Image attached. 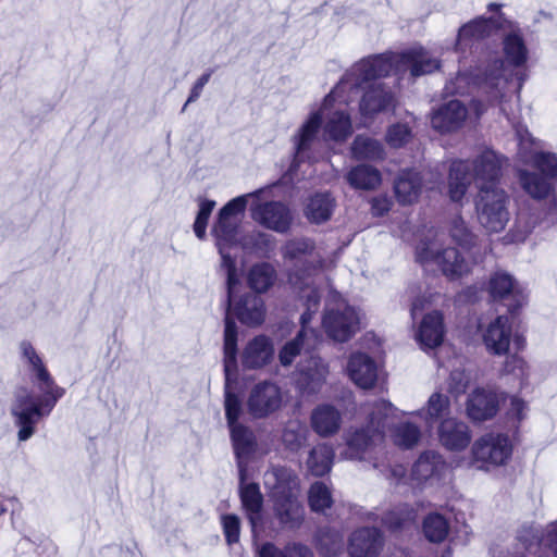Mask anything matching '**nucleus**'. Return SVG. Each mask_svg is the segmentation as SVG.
<instances>
[{
	"instance_id": "nucleus-22",
	"label": "nucleus",
	"mask_w": 557,
	"mask_h": 557,
	"mask_svg": "<svg viewBox=\"0 0 557 557\" xmlns=\"http://www.w3.org/2000/svg\"><path fill=\"white\" fill-rule=\"evenodd\" d=\"M252 219L262 226L285 233L292 223V215L288 208L281 202H268L252 208Z\"/></svg>"
},
{
	"instance_id": "nucleus-5",
	"label": "nucleus",
	"mask_w": 557,
	"mask_h": 557,
	"mask_svg": "<svg viewBox=\"0 0 557 557\" xmlns=\"http://www.w3.org/2000/svg\"><path fill=\"white\" fill-rule=\"evenodd\" d=\"M517 178L523 191L534 200L548 199L546 219L557 222V199L555 181L557 178V154L543 151L528 129L518 128Z\"/></svg>"
},
{
	"instance_id": "nucleus-26",
	"label": "nucleus",
	"mask_w": 557,
	"mask_h": 557,
	"mask_svg": "<svg viewBox=\"0 0 557 557\" xmlns=\"http://www.w3.org/2000/svg\"><path fill=\"white\" fill-rule=\"evenodd\" d=\"M498 396L485 388H475L467 400V414L473 421L493 418L498 410Z\"/></svg>"
},
{
	"instance_id": "nucleus-7",
	"label": "nucleus",
	"mask_w": 557,
	"mask_h": 557,
	"mask_svg": "<svg viewBox=\"0 0 557 557\" xmlns=\"http://www.w3.org/2000/svg\"><path fill=\"white\" fill-rule=\"evenodd\" d=\"M363 411L368 414L367 428L350 430L345 433L346 449L341 453L344 459H363L384 437L392 419L401 413L389 401L381 399L367 403ZM403 414H405L403 412Z\"/></svg>"
},
{
	"instance_id": "nucleus-59",
	"label": "nucleus",
	"mask_w": 557,
	"mask_h": 557,
	"mask_svg": "<svg viewBox=\"0 0 557 557\" xmlns=\"http://www.w3.org/2000/svg\"><path fill=\"white\" fill-rule=\"evenodd\" d=\"M423 307H424V302H423V300H421V299H419V298H418V299H416V300L412 302V306H411V315H412V318H414V317H416V314H417V312H418V311H420V310H422V309H423Z\"/></svg>"
},
{
	"instance_id": "nucleus-62",
	"label": "nucleus",
	"mask_w": 557,
	"mask_h": 557,
	"mask_svg": "<svg viewBox=\"0 0 557 557\" xmlns=\"http://www.w3.org/2000/svg\"><path fill=\"white\" fill-rule=\"evenodd\" d=\"M511 362H512V363H516V364H518V366H522V364H523V361H522L520 358L516 357V356H512L511 358H509V359L507 360V362H506V367H508Z\"/></svg>"
},
{
	"instance_id": "nucleus-45",
	"label": "nucleus",
	"mask_w": 557,
	"mask_h": 557,
	"mask_svg": "<svg viewBox=\"0 0 557 557\" xmlns=\"http://www.w3.org/2000/svg\"><path fill=\"white\" fill-rule=\"evenodd\" d=\"M307 425L298 419L289 420L282 434L284 445L292 451L298 450L307 441Z\"/></svg>"
},
{
	"instance_id": "nucleus-15",
	"label": "nucleus",
	"mask_w": 557,
	"mask_h": 557,
	"mask_svg": "<svg viewBox=\"0 0 557 557\" xmlns=\"http://www.w3.org/2000/svg\"><path fill=\"white\" fill-rule=\"evenodd\" d=\"M288 392L276 382L264 380L250 388L246 406L252 418L264 419L278 412L288 403Z\"/></svg>"
},
{
	"instance_id": "nucleus-24",
	"label": "nucleus",
	"mask_w": 557,
	"mask_h": 557,
	"mask_svg": "<svg viewBox=\"0 0 557 557\" xmlns=\"http://www.w3.org/2000/svg\"><path fill=\"white\" fill-rule=\"evenodd\" d=\"M467 115V108L460 101L451 100L433 111L431 125L442 134L451 133L463 125Z\"/></svg>"
},
{
	"instance_id": "nucleus-19",
	"label": "nucleus",
	"mask_w": 557,
	"mask_h": 557,
	"mask_svg": "<svg viewBox=\"0 0 557 557\" xmlns=\"http://www.w3.org/2000/svg\"><path fill=\"white\" fill-rule=\"evenodd\" d=\"M329 364L320 357L311 356L298 367L297 385L302 394H318L326 382Z\"/></svg>"
},
{
	"instance_id": "nucleus-21",
	"label": "nucleus",
	"mask_w": 557,
	"mask_h": 557,
	"mask_svg": "<svg viewBox=\"0 0 557 557\" xmlns=\"http://www.w3.org/2000/svg\"><path fill=\"white\" fill-rule=\"evenodd\" d=\"M511 337V321L507 315L497 317L482 333L486 350L495 356H504L508 352Z\"/></svg>"
},
{
	"instance_id": "nucleus-36",
	"label": "nucleus",
	"mask_w": 557,
	"mask_h": 557,
	"mask_svg": "<svg viewBox=\"0 0 557 557\" xmlns=\"http://www.w3.org/2000/svg\"><path fill=\"white\" fill-rule=\"evenodd\" d=\"M495 23L492 20L483 17L475 18L460 27L457 39L456 50H462L473 41L480 40L488 36L494 28Z\"/></svg>"
},
{
	"instance_id": "nucleus-16",
	"label": "nucleus",
	"mask_w": 557,
	"mask_h": 557,
	"mask_svg": "<svg viewBox=\"0 0 557 557\" xmlns=\"http://www.w3.org/2000/svg\"><path fill=\"white\" fill-rule=\"evenodd\" d=\"M237 356V326L231 321H226L225 343H224V372H225V417L228 428L239 424L238 419L242 414V401L239 397L230 389L231 376L236 372Z\"/></svg>"
},
{
	"instance_id": "nucleus-29",
	"label": "nucleus",
	"mask_w": 557,
	"mask_h": 557,
	"mask_svg": "<svg viewBox=\"0 0 557 557\" xmlns=\"http://www.w3.org/2000/svg\"><path fill=\"white\" fill-rule=\"evenodd\" d=\"M273 355L272 341L264 335H258L245 346L242 362L247 369H261L271 362Z\"/></svg>"
},
{
	"instance_id": "nucleus-34",
	"label": "nucleus",
	"mask_w": 557,
	"mask_h": 557,
	"mask_svg": "<svg viewBox=\"0 0 557 557\" xmlns=\"http://www.w3.org/2000/svg\"><path fill=\"white\" fill-rule=\"evenodd\" d=\"M261 191L262 190L260 189V190H257L253 193L246 194L245 196H248L247 201L249 200V198L258 197ZM246 205H248V202ZM245 207H247V206H245ZM244 209H246V208H244ZM244 211L245 210H243L238 214L237 224H239L240 215L244 213ZM237 245H240L245 250L250 251V252L264 253L269 248H271L272 240H271L270 235H267L261 232H253L252 234L245 236L239 240L238 239V225H236L235 242L232 245L226 247V252L231 256L228 250Z\"/></svg>"
},
{
	"instance_id": "nucleus-33",
	"label": "nucleus",
	"mask_w": 557,
	"mask_h": 557,
	"mask_svg": "<svg viewBox=\"0 0 557 557\" xmlns=\"http://www.w3.org/2000/svg\"><path fill=\"white\" fill-rule=\"evenodd\" d=\"M345 178L350 187L360 190H375L382 184L380 170L369 164L352 166L346 173Z\"/></svg>"
},
{
	"instance_id": "nucleus-8",
	"label": "nucleus",
	"mask_w": 557,
	"mask_h": 557,
	"mask_svg": "<svg viewBox=\"0 0 557 557\" xmlns=\"http://www.w3.org/2000/svg\"><path fill=\"white\" fill-rule=\"evenodd\" d=\"M285 262L293 267L288 270V283L296 289L304 302L314 286V276L326 268L322 255L315 250L314 243L309 238H294L287 240L281 248Z\"/></svg>"
},
{
	"instance_id": "nucleus-2",
	"label": "nucleus",
	"mask_w": 557,
	"mask_h": 557,
	"mask_svg": "<svg viewBox=\"0 0 557 557\" xmlns=\"http://www.w3.org/2000/svg\"><path fill=\"white\" fill-rule=\"evenodd\" d=\"M20 351L30 372L33 391L17 389L10 406V413L17 428L18 442H26L36 433L39 420L51 413L65 394V389L55 383L42 358L29 342H22Z\"/></svg>"
},
{
	"instance_id": "nucleus-20",
	"label": "nucleus",
	"mask_w": 557,
	"mask_h": 557,
	"mask_svg": "<svg viewBox=\"0 0 557 557\" xmlns=\"http://www.w3.org/2000/svg\"><path fill=\"white\" fill-rule=\"evenodd\" d=\"M383 545V535L379 529L362 527L350 534L347 550L350 557H377Z\"/></svg>"
},
{
	"instance_id": "nucleus-49",
	"label": "nucleus",
	"mask_w": 557,
	"mask_h": 557,
	"mask_svg": "<svg viewBox=\"0 0 557 557\" xmlns=\"http://www.w3.org/2000/svg\"><path fill=\"white\" fill-rule=\"evenodd\" d=\"M420 436L419 426L410 422L399 423L392 431L394 443L404 448H410L418 444Z\"/></svg>"
},
{
	"instance_id": "nucleus-38",
	"label": "nucleus",
	"mask_w": 557,
	"mask_h": 557,
	"mask_svg": "<svg viewBox=\"0 0 557 557\" xmlns=\"http://www.w3.org/2000/svg\"><path fill=\"white\" fill-rule=\"evenodd\" d=\"M276 280V269L269 262H258L251 265L247 274L249 287L260 294L268 292Z\"/></svg>"
},
{
	"instance_id": "nucleus-43",
	"label": "nucleus",
	"mask_w": 557,
	"mask_h": 557,
	"mask_svg": "<svg viewBox=\"0 0 557 557\" xmlns=\"http://www.w3.org/2000/svg\"><path fill=\"white\" fill-rule=\"evenodd\" d=\"M351 156L356 160H383L385 151L383 145L374 138L358 135L351 144Z\"/></svg>"
},
{
	"instance_id": "nucleus-23",
	"label": "nucleus",
	"mask_w": 557,
	"mask_h": 557,
	"mask_svg": "<svg viewBox=\"0 0 557 557\" xmlns=\"http://www.w3.org/2000/svg\"><path fill=\"white\" fill-rule=\"evenodd\" d=\"M440 443L447 449L460 451L471 442V432L467 423L457 418L443 419L437 426Z\"/></svg>"
},
{
	"instance_id": "nucleus-47",
	"label": "nucleus",
	"mask_w": 557,
	"mask_h": 557,
	"mask_svg": "<svg viewBox=\"0 0 557 557\" xmlns=\"http://www.w3.org/2000/svg\"><path fill=\"white\" fill-rule=\"evenodd\" d=\"M451 239L463 249H471L476 244V236L469 230L465 220L457 215L451 219L449 225Z\"/></svg>"
},
{
	"instance_id": "nucleus-64",
	"label": "nucleus",
	"mask_w": 557,
	"mask_h": 557,
	"mask_svg": "<svg viewBox=\"0 0 557 557\" xmlns=\"http://www.w3.org/2000/svg\"><path fill=\"white\" fill-rule=\"evenodd\" d=\"M373 467L374 468H380V466L376 462L373 463Z\"/></svg>"
},
{
	"instance_id": "nucleus-30",
	"label": "nucleus",
	"mask_w": 557,
	"mask_h": 557,
	"mask_svg": "<svg viewBox=\"0 0 557 557\" xmlns=\"http://www.w3.org/2000/svg\"><path fill=\"white\" fill-rule=\"evenodd\" d=\"M444 334L443 315L441 312L434 311L422 319L416 339L423 350L433 349L443 343Z\"/></svg>"
},
{
	"instance_id": "nucleus-61",
	"label": "nucleus",
	"mask_w": 557,
	"mask_h": 557,
	"mask_svg": "<svg viewBox=\"0 0 557 557\" xmlns=\"http://www.w3.org/2000/svg\"><path fill=\"white\" fill-rule=\"evenodd\" d=\"M513 345L516 346V348H517L518 350L522 349V348H523V346H524V339H523V337H522V336H520V335H516V336L513 337Z\"/></svg>"
},
{
	"instance_id": "nucleus-10",
	"label": "nucleus",
	"mask_w": 557,
	"mask_h": 557,
	"mask_svg": "<svg viewBox=\"0 0 557 557\" xmlns=\"http://www.w3.org/2000/svg\"><path fill=\"white\" fill-rule=\"evenodd\" d=\"M416 260L423 268L436 267L448 280H459L471 272L472 264L454 247H444L440 236H428L416 248Z\"/></svg>"
},
{
	"instance_id": "nucleus-4",
	"label": "nucleus",
	"mask_w": 557,
	"mask_h": 557,
	"mask_svg": "<svg viewBox=\"0 0 557 557\" xmlns=\"http://www.w3.org/2000/svg\"><path fill=\"white\" fill-rule=\"evenodd\" d=\"M505 60L491 59L484 71L474 77L467 73H459L455 81L447 86V90L454 94H465L467 86L472 82L488 104H502L511 92L512 77L518 84L516 90L522 87L523 78L520 76V67L528 60V49L522 37L512 32L504 38Z\"/></svg>"
},
{
	"instance_id": "nucleus-63",
	"label": "nucleus",
	"mask_w": 557,
	"mask_h": 557,
	"mask_svg": "<svg viewBox=\"0 0 557 557\" xmlns=\"http://www.w3.org/2000/svg\"><path fill=\"white\" fill-rule=\"evenodd\" d=\"M4 512H5V508L2 505H0V516L3 515Z\"/></svg>"
},
{
	"instance_id": "nucleus-41",
	"label": "nucleus",
	"mask_w": 557,
	"mask_h": 557,
	"mask_svg": "<svg viewBox=\"0 0 557 557\" xmlns=\"http://www.w3.org/2000/svg\"><path fill=\"white\" fill-rule=\"evenodd\" d=\"M240 485V499L244 509L247 512L248 519L252 525L256 528L257 524L261 520V509L263 504V497L260 493L259 486L255 483L244 484L242 480Z\"/></svg>"
},
{
	"instance_id": "nucleus-28",
	"label": "nucleus",
	"mask_w": 557,
	"mask_h": 557,
	"mask_svg": "<svg viewBox=\"0 0 557 557\" xmlns=\"http://www.w3.org/2000/svg\"><path fill=\"white\" fill-rule=\"evenodd\" d=\"M342 422L341 411L330 404L317 406L310 416L311 428L321 437H331L337 434Z\"/></svg>"
},
{
	"instance_id": "nucleus-14",
	"label": "nucleus",
	"mask_w": 557,
	"mask_h": 557,
	"mask_svg": "<svg viewBox=\"0 0 557 557\" xmlns=\"http://www.w3.org/2000/svg\"><path fill=\"white\" fill-rule=\"evenodd\" d=\"M320 298V293L315 289H311L310 294L307 295V302H304L306 310L300 317L301 330L278 352V360L283 367L290 366L295 358L299 356L301 349H311L318 344L319 335L315 330L309 327V324L319 309Z\"/></svg>"
},
{
	"instance_id": "nucleus-56",
	"label": "nucleus",
	"mask_w": 557,
	"mask_h": 557,
	"mask_svg": "<svg viewBox=\"0 0 557 557\" xmlns=\"http://www.w3.org/2000/svg\"><path fill=\"white\" fill-rule=\"evenodd\" d=\"M391 200L386 196H377L371 201V211L375 216L385 214L391 208Z\"/></svg>"
},
{
	"instance_id": "nucleus-35",
	"label": "nucleus",
	"mask_w": 557,
	"mask_h": 557,
	"mask_svg": "<svg viewBox=\"0 0 557 557\" xmlns=\"http://www.w3.org/2000/svg\"><path fill=\"white\" fill-rule=\"evenodd\" d=\"M445 467L446 465L440 454L426 451L412 466L411 478L417 482H423L436 475L441 476Z\"/></svg>"
},
{
	"instance_id": "nucleus-54",
	"label": "nucleus",
	"mask_w": 557,
	"mask_h": 557,
	"mask_svg": "<svg viewBox=\"0 0 557 557\" xmlns=\"http://www.w3.org/2000/svg\"><path fill=\"white\" fill-rule=\"evenodd\" d=\"M222 525L226 542L228 544L237 543L240 533V522L238 517L235 515L222 516Z\"/></svg>"
},
{
	"instance_id": "nucleus-6",
	"label": "nucleus",
	"mask_w": 557,
	"mask_h": 557,
	"mask_svg": "<svg viewBox=\"0 0 557 557\" xmlns=\"http://www.w3.org/2000/svg\"><path fill=\"white\" fill-rule=\"evenodd\" d=\"M506 162V158L492 149H484L471 163L463 160L454 161L448 175L450 200L461 202L472 181H475L479 190L483 186H496L495 182L499 178L503 164Z\"/></svg>"
},
{
	"instance_id": "nucleus-11",
	"label": "nucleus",
	"mask_w": 557,
	"mask_h": 557,
	"mask_svg": "<svg viewBox=\"0 0 557 557\" xmlns=\"http://www.w3.org/2000/svg\"><path fill=\"white\" fill-rule=\"evenodd\" d=\"M362 313L344 298L333 295L326 304L322 326L326 335L335 342L349 341L360 329Z\"/></svg>"
},
{
	"instance_id": "nucleus-44",
	"label": "nucleus",
	"mask_w": 557,
	"mask_h": 557,
	"mask_svg": "<svg viewBox=\"0 0 557 557\" xmlns=\"http://www.w3.org/2000/svg\"><path fill=\"white\" fill-rule=\"evenodd\" d=\"M257 555L258 557H313L308 546L297 542L288 543L282 548L267 542L260 545Z\"/></svg>"
},
{
	"instance_id": "nucleus-13",
	"label": "nucleus",
	"mask_w": 557,
	"mask_h": 557,
	"mask_svg": "<svg viewBox=\"0 0 557 557\" xmlns=\"http://www.w3.org/2000/svg\"><path fill=\"white\" fill-rule=\"evenodd\" d=\"M512 442L507 434L491 432L479 437L471 447L473 465L484 471L507 463L512 455Z\"/></svg>"
},
{
	"instance_id": "nucleus-40",
	"label": "nucleus",
	"mask_w": 557,
	"mask_h": 557,
	"mask_svg": "<svg viewBox=\"0 0 557 557\" xmlns=\"http://www.w3.org/2000/svg\"><path fill=\"white\" fill-rule=\"evenodd\" d=\"M449 412V398L444 394L433 393L429 397L425 407L417 411V414L422 418L429 426H432L435 422L450 418Z\"/></svg>"
},
{
	"instance_id": "nucleus-9",
	"label": "nucleus",
	"mask_w": 557,
	"mask_h": 557,
	"mask_svg": "<svg viewBox=\"0 0 557 557\" xmlns=\"http://www.w3.org/2000/svg\"><path fill=\"white\" fill-rule=\"evenodd\" d=\"M264 486L274 503L275 517L288 529L298 528L304 521V507L298 500L299 480L286 468H272L263 475Z\"/></svg>"
},
{
	"instance_id": "nucleus-46",
	"label": "nucleus",
	"mask_w": 557,
	"mask_h": 557,
	"mask_svg": "<svg viewBox=\"0 0 557 557\" xmlns=\"http://www.w3.org/2000/svg\"><path fill=\"white\" fill-rule=\"evenodd\" d=\"M449 531L447 520L438 513H431L423 521V533L433 543L443 542Z\"/></svg>"
},
{
	"instance_id": "nucleus-51",
	"label": "nucleus",
	"mask_w": 557,
	"mask_h": 557,
	"mask_svg": "<svg viewBox=\"0 0 557 557\" xmlns=\"http://www.w3.org/2000/svg\"><path fill=\"white\" fill-rule=\"evenodd\" d=\"M412 136L409 123H395L391 125L385 135L386 143L393 148H399L406 145Z\"/></svg>"
},
{
	"instance_id": "nucleus-48",
	"label": "nucleus",
	"mask_w": 557,
	"mask_h": 557,
	"mask_svg": "<svg viewBox=\"0 0 557 557\" xmlns=\"http://www.w3.org/2000/svg\"><path fill=\"white\" fill-rule=\"evenodd\" d=\"M308 502L312 511L323 512L333 504L330 488L323 482H315L310 486Z\"/></svg>"
},
{
	"instance_id": "nucleus-27",
	"label": "nucleus",
	"mask_w": 557,
	"mask_h": 557,
	"mask_svg": "<svg viewBox=\"0 0 557 557\" xmlns=\"http://www.w3.org/2000/svg\"><path fill=\"white\" fill-rule=\"evenodd\" d=\"M519 542L530 554L543 543L557 557V519L548 523L542 531L535 527L523 528L518 536Z\"/></svg>"
},
{
	"instance_id": "nucleus-53",
	"label": "nucleus",
	"mask_w": 557,
	"mask_h": 557,
	"mask_svg": "<svg viewBox=\"0 0 557 557\" xmlns=\"http://www.w3.org/2000/svg\"><path fill=\"white\" fill-rule=\"evenodd\" d=\"M470 381L471 376L469 373H467L463 369H456L450 373L448 388L450 393L455 395L463 394L468 388Z\"/></svg>"
},
{
	"instance_id": "nucleus-58",
	"label": "nucleus",
	"mask_w": 557,
	"mask_h": 557,
	"mask_svg": "<svg viewBox=\"0 0 557 557\" xmlns=\"http://www.w3.org/2000/svg\"><path fill=\"white\" fill-rule=\"evenodd\" d=\"M381 472L384 473V475L388 480H391L395 483H398L405 478L406 469L401 465H395L393 467L388 466V467L382 468Z\"/></svg>"
},
{
	"instance_id": "nucleus-17",
	"label": "nucleus",
	"mask_w": 557,
	"mask_h": 557,
	"mask_svg": "<svg viewBox=\"0 0 557 557\" xmlns=\"http://www.w3.org/2000/svg\"><path fill=\"white\" fill-rule=\"evenodd\" d=\"M488 292L494 299L506 300V306L515 313L527 302V294L517 281L507 272H495L488 282Z\"/></svg>"
},
{
	"instance_id": "nucleus-12",
	"label": "nucleus",
	"mask_w": 557,
	"mask_h": 557,
	"mask_svg": "<svg viewBox=\"0 0 557 557\" xmlns=\"http://www.w3.org/2000/svg\"><path fill=\"white\" fill-rule=\"evenodd\" d=\"M509 196L497 187H481L475 198V212L479 223L487 231L498 233L509 221Z\"/></svg>"
},
{
	"instance_id": "nucleus-31",
	"label": "nucleus",
	"mask_w": 557,
	"mask_h": 557,
	"mask_svg": "<svg viewBox=\"0 0 557 557\" xmlns=\"http://www.w3.org/2000/svg\"><path fill=\"white\" fill-rule=\"evenodd\" d=\"M228 429L233 448L237 458L239 474L243 479L245 475L244 462L256 448V437L253 432L242 423Z\"/></svg>"
},
{
	"instance_id": "nucleus-3",
	"label": "nucleus",
	"mask_w": 557,
	"mask_h": 557,
	"mask_svg": "<svg viewBox=\"0 0 557 557\" xmlns=\"http://www.w3.org/2000/svg\"><path fill=\"white\" fill-rule=\"evenodd\" d=\"M248 196H238L228 201L219 212L213 225L212 234L221 255V268L226 275L227 285V314L225 322H232L230 314L235 315L243 324L248 326L260 325L265 318L264 301L255 294H245L238 299L234 296V287L238 284L235 258L226 252V247L235 242L238 214L244 210ZM235 324V322L233 321ZM226 327L224 329V331Z\"/></svg>"
},
{
	"instance_id": "nucleus-50",
	"label": "nucleus",
	"mask_w": 557,
	"mask_h": 557,
	"mask_svg": "<svg viewBox=\"0 0 557 557\" xmlns=\"http://www.w3.org/2000/svg\"><path fill=\"white\" fill-rule=\"evenodd\" d=\"M318 541L321 554L326 557L335 556L343 548V537L336 531H321Z\"/></svg>"
},
{
	"instance_id": "nucleus-55",
	"label": "nucleus",
	"mask_w": 557,
	"mask_h": 557,
	"mask_svg": "<svg viewBox=\"0 0 557 557\" xmlns=\"http://www.w3.org/2000/svg\"><path fill=\"white\" fill-rule=\"evenodd\" d=\"M528 412V405L524 400L517 396L509 398V407L507 408V417L513 422L522 421Z\"/></svg>"
},
{
	"instance_id": "nucleus-60",
	"label": "nucleus",
	"mask_w": 557,
	"mask_h": 557,
	"mask_svg": "<svg viewBox=\"0 0 557 557\" xmlns=\"http://www.w3.org/2000/svg\"><path fill=\"white\" fill-rule=\"evenodd\" d=\"M472 108L476 116H480L485 111V107L481 104V100H473Z\"/></svg>"
},
{
	"instance_id": "nucleus-18",
	"label": "nucleus",
	"mask_w": 557,
	"mask_h": 557,
	"mask_svg": "<svg viewBox=\"0 0 557 557\" xmlns=\"http://www.w3.org/2000/svg\"><path fill=\"white\" fill-rule=\"evenodd\" d=\"M396 106L395 92L383 83H373L364 91L359 110L363 119H373L380 113L394 111Z\"/></svg>"
},
{
	"instance_id": "nucleus-57",
	"label": "nucleus",
	"mask_w": 557,
	"mask_h": 557,
	"mask_svg": "<svg viewBox=\"0 0 557 557\" xmlns=\"http://www.w3.org/2000/svg\"><path fill=\"white\" fill-rule=\"evenodd\" d=\"M210 77H211V72H207V73L202 74L197 79V82L194 84V86L190 90L189 97L187 99V103L194 102L200 97L202 89L206 86V84L209 82Z\"/></svg>"
},
{
	"instance_id": "nucleus-32",
	"label": "nucleus",
	"mask_w": 557,
	"mask_h": 557,
	"mask_svg": "<svg viewBox=\"0 0 557 557\" xmlns=\"http://www.w3.org/2000/svg\"><path fill=\"white\" fill-rule=\"evenodd\" d=\"M394 190L401 205H410L418 200L422 190V178L418 172L403 171L395 181Z\"/></svg>"
},
{
	"instance_id": "nucleus-52",
	"label": "nucleus",
	"mask_w": 557,
	"mask_h": 557,
	"mask_svg": "<svg viewBox=\"0 0 557 557\" xmlns=\"http://www.w3.org/2000/svg\"><path fill=\"white\" fill-rule=\"evenodd\" d=\"M215 207L213 200H201L199 203V211L194 223V232L199 239H203L206 236V228L208 220Z\"/></svg>"
},
{
	"instance_id": "nucleus-25",
	"label": "nucleus",
	"mask_w": 557,
	"mask_h": 557,
	"mask_svg": "<svg viewBox=\"0 0 557 557\" xmlns=\"http://www.w3.org/2000/svg\"><path fill=\"white\" fill-rule=\"evenodd\" d=\"M347 373L360 388H372L379 379V367L367 354L355 352L349 357Z\"/></svg>"
},
{
	"instance_id": "nucleus-37",
	"label": "nucleus",
	"mask_w": 557,
	"mask_h": 557,
	"mask_svg": "<svg viewBox=\"0 0 557 557\" xmlns=\"http://www.w3.org/2000/svg\"><path fill=\"white\" fill-rule=\"evenodd\" d=\"M335 206V199L331 194L317 193L309 198L305 214L310 222L320 224L330 220Z\"/></svg>"
},
{
	"instance_id": "nucleus-42",
	"label": "nucleus",
	"mask_w": 557,
	"mask_h": 557,
	"mask_svg": "<svg viewBox=\"0 0 557 557\" xmlns=\"http://www.w3.org/2000/svg\"><path fill=\"white\" fill-rule=\"evenodd\" d=\"M417 519L416 510L409 505H399L387 512L382 518V524L393 533L407 530L414 524Z\"/></svg>"
},
{
	"instance_id": "nucleus-1",
	"label": "nucleus",
	"mask_w": 557,
	"mask_h": 557,
	"mask_svg": "<svg viewBox=\"0 0 557 557\" xmlns=\"http://www.w3.org/2000/svg\"><path fill=\"white\" fill-rule=\"evenodd\" d=\"M438 66V60L422 47H412L400 53L387 52L371 55L356 62L324 98L321 108L311 112L293 136L295 159L289 173L293 174L296 171L321 127L325 140L342 143L351 135L352 124L346 110L349 97L345 95L346 91L357 89L362 84L387 76L392 72L400 73L409 70L412 76H420L434 72Z\"/></svg>"
},
{
	"instance_id": "nucleus-39",
	"label": "nucleus",
	"mask_w": 557,
	"mask_h": 557,
	"mask_svg": "<svg viewBox=\"0 0 557 557\" xmlns=\"http://www.w3.org/2000/svg\"><path fill=\"white\" fill-rule=\"evenodd\" d=\"M333 459V447L326 443H321L309 451L306 466L312 475L322 476L331 471Z\"/></svg>"
}]
</instances>
